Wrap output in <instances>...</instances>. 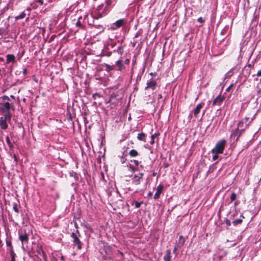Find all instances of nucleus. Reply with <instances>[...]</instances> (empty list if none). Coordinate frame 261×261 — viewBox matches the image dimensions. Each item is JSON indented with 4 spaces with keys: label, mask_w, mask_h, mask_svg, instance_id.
Here are the masks:
<instances>
[{
    "label": "nucleus",
    "mask_w": 261,
    "mask_h": 261,
    "mask_svg": "<svg viewBox=\"0 0 261 261\" xmlns=\"http://www.w3.org/2000/svg\"><path fill=\"white\" fill-rule=\"evenodd\" d=\"M253 120V118H251L250 121L249 122V123L245 124L244 128L242 129L236 128L235 129L232 130L230 136V138L232 140H233L234 142H237L239 140V138L244 133L245 129L248 127L249 124L252 122Z\"/></svg>",
    "instance_id": "obj_1"
},
{
    "label": "nucleus",
    "mask_w": 261,
    "mask_h": 261,
    "mask_svg": "<svg viewBox=\"0 0 261 261\" xmlns=\"http://www.w3.org/2000/svg\"><path fill=\"white\" fill-rule=\"evenodd\" d=\"M226 141L225 140L219 141L216 144L215 147L212 149V153L214 154H221L223 152Z\"/></svg>",
    "instance_id": "obj_2"
},
{
    "label": "nucleus",
    "mask_w": 261,
    "mask_h": 261,
    "mask_svg": "<svg viewBox=\"0 0 261 261\" xmlns=\"http://www.w3.org/2000/svg\"><path fill=\"white\" fill-rule=\"evenodd\" d=\"M71 237L73 239L74 245H77V248L78 250H81L82 248L83 243L76 234L74 232H72L71 234Z\"/></svg>",
    "instance_id": "obj_3"
},
{
    "label": "nucleus",
    "mask_w": 261,
    "mask_h": 261,
    "mask_svg": "<svg viewBox=\"0 0 261 261\" xmlns=\"http://www.w3.org/2000/svg\"><path fill=\"white\" fill-rule=\"evenodd\" d=\"M126 23V21L124 19H119L112 24L111 27V29L112 30H117L122 27Z\"/></svg>",
    "instance_id": "obj_4"
},
{
    "label": "nucleus",
    "mask_w": 261,
    "mask_h": 261,
    "mask_svg": "<svg viewBox=\"0 0 261 261\" xmlns=\"http://www.w3.org/2000/svg\"><path fill=\"white\" fill-rule=\"evenodd\" d=\"M11 109H14L13 103L11 102V103L9 102H5L4 103L2 104V106L1 107V110L2 111L3 113H4L5 112H8L10 111V110Z\"/></svg>",
    "instance_id": "obj_5"
},
{
    "label": "nucleus",
    "mask_w": 261,
    "mask_h": 261,
    "mask_svg": "<svg viewBox=\"0 0 261 261\" xmlns=\"http://www.w3.org/2000/svg\"><path fill=\"white\" fill-rule=\"evenodd\" d=\"M225 99V97L222 96L221 94H219L218 96H217L215 99L213 100L212 102V106H220L223 102Z\"/></svg>",
    "instance_id": "obj_6"
},
{
    "label": "nucleus",
    "mask_w": 261,
    "mask_h": 261,
    "mask_svg": "<svg viewBox=\"0 0 261 261\" xmlns=\"http://www.w3.org/2000/svg\"><path fill=\"white\" fill-rule=\"evenodd\" d=\"M156 82L155 80H151L147 82L145 90H146L148 89H151L152 90H154L156 88Z\"/></svg>",
    "instance_id": "obj_7"
},
{
    "label": "nucleus",
    "mask_w": 261,
    "mask_h": 261,
    "mask_svg": "<svg viewBox=\"0 0 261 261\" xmlns=\"http://www.w3.org/2000/svg\"><path fill=\"white\" fill-rule=\"evenodd\" d=\"M115 65L117 67V70L121 72L125 69V66L121 60H117L115 63Z\"/></svg>",
    "instance_id": "obj_8"
},
{
    "label": "nucleus",
    "mask_w": 261,
    "mask_h": 261,
    "mask_svg": "<svg viewBox=\"0 0 261 261\" xmlns=\"http://www.w3.org/2000/svg\"><path fill=\"white\" fill-rule=\"evenodd\" d=\"M163 190H164L163 185H159L156 188V191L154 195L153 198L154 199H159L160 196V195L162 193Z\"/></svg>",
    "instance_id": "obj_9"
},
{
    "label": "nucleus",
    "mask_w": 261,
    "mask_h": 261,
    "mask_svg": "<svg viewBox=\"0 0 261 261\" xmlns=\"http://www.w3.org/2000/svg\"><path fill=\"white\" fill-rule=\"evenodd\" d=\"M19 239L21 241L22 244L23 243H28L29 242V235L26 232L21 234L19 236Z\"/></svg>",
    "instance_id": "obj_10"
},
{
    "label": "nucleus",
    "mask_w": 261,
    "mask_h": 261,
    "mask_svg": "<svg viewBox=\"0 0 261 261\" xmlns=\"http://www.w3.org/2000/svg\"><path fill=\"white\" fill-rule=\"evenodd\" d=\"M11 62L13 63L16 62L15 57L13 54H8L6 56V64H8Z\"/></svg>",
    "instance_id": "obj_11"
},
{
    "label": "nucleus",
    "mask_w": 261,
    "mask_h": 261,
    "mask_svg": "<svg viewBox=\"0 0 261 261\" xmlns=\"http://www.w3.org/2000/svg\"><path fill=\"white\" fill-rule=\"evenodd\" d=\"M204 103H199L198 104L195 109L194 110V116L195 117H197L198 115L199 114L201 109L202 108Z\"/></svg>",
    "instance_id": "obj_12"
},
{
    "label": "nucleus",
    "mask_w": 261,
    "mask_h": 261,
    "mask_svg": "<svg viewBox=\"0 0 261 261\" xmlns=\"http://www.w3.org/2000/svg\"><path fill=\"white\" fill-rule=\"evenodd\" d=\"M8 125L7 123V121L1 117L0 119V127L2 129H6L8 128Z\"/></svg>",
    "instance_id": "obj_13"
},
{
    "label": "nucleus",
    "mask_w": 261,
    "mask_h": 261,
    "mask_svg": "<svg viewBox=\"0 0 261 261\" xmlns=\"http://www.w3.org/2000/svg\"><path fill=\"white\" fill-rule=\"evenodd\" d=\"M171 250L168 249L166 251V254L164 256V261H171Z\"/></svg>",
    "instance_id": "obj_14"
},
{
    "label": "nucleus",
    "mask_w": 261,
    "mask_h": 261,
    "mask_svg": "<svg viewBox=\"0 0 261 261\" xmlns=\"http://www.w3.org/2000/svg\"><path fill=\"white\" fill-rule=\"evenodd\" d=\"M4 113H5L4 115V117L3 119L6 121H10L12 117V115L10 113V111L5 112Z\"/></svg>",
    "instance_id": "obj_15"
},
{
    "label": "nucleus",
    "mask_w": 261,
    "mask_h": 261,
    "mask_svg": "<svg viewBox=\"0 0 261 261\" xmlns=\"http://www.w3.org/2000/svg\"><path fill=\"white\" fill-rule=\"evenodd\" d=\"M137 139L138 140L140 141H143L144 142H146V135L145 134L143 133H141L140 134H138L137 136Z\"/></svg>",
    "instance_id": "obj_16"
},
{
    "label": "nucleus",
    "mask_w": 261,
    "mask_h": 261,
    "mask_svg": "<svg viewBox=\"0 0 261 261\" xmlns=\"http://www.w3.org/2000/svg\"><path fill=\"white\" fill-rule=\"evenodd\" d=\"M141 180V179H140V178L138 177V175L135 174L134 176L133 182L135 185H139L140 184Z\"/></svg>",
    "instance_id": "obj_17"
},
{
    "label": "nucleus",
    "mask_w": 261,
    "mask_h": 261,
    "mask_svg": "<svg viewBox=\"0 0 261 261\" xmlns=\"http://www.w3.org/2000/svg\"><path fill=\"white\" fill-rule=\"evenodd\" d=\"M105 67H106V70L108 72H110L115 69V66L114 65H110L108 64H105Z\"/></svg>",
    "instance_id": "obj_18"
},
{
    "label": "nucleus",
    "mask_w": 261,
    "mask_h": 261,
    "mask_svg": "<svg viewBox=\"0 0 261 261\" xmlns=\"http://www.w3.org/2000/svg\"><path fill=\"white\" fill-rule=\"evenodd\" d=\"M128 154L132 158L136 157L139 155L138 152L135 149L130 150Z\"/></svg>",
    "instance_id": "obj_19"
},
{
    "label": "nucleus",
    "mask_w": 261,
    "mask_h": 261,
    "mask_svg": "<svg viewBox=\"0 0 261 261\" xmlns=\"http://www.w3.org/2000/svg\"><path fill=\"white\" fill-rule=\"evenodd\" d=\"M10 256H11V261H16L15 260V257L16 256V255L15 253L14 252V251L13 249H11V250L9 251Z\"/></svg>",
    "instance_id": "obj_20"
},
{
    "label": "nucleus",
    "mask_w": 261,
    "mask_h": 261,
    "mask_svg": "<svg viewBox=\"0 0 261 261\" xmlns=\"http://www.w3.org/2000/svg\"><path fill=\"white\" fill-rule=\"evenodd\" d=\"M2 98L4 100H8V101H10V98L13 99V100H15V97L14 95H10V97L7 96V95H4L3 97H2Z\"/></svg>",
    "instance_id": "obj_21"
},
{
    "label": "nucleus",
    "mask_w": 261,
    "mask_h": 261,
    "mask_svg": "<svg viewBox=\"0 0 261 261\" xmlns=\"http://www.w3.org/2000/svg\"><path fill=\"white\" fill-rule=\"evenodd\" d=\"M160 135L159 133H154L153 134H152L151 136V141H150V144L153 145L154 143V138L155 137L159 136Z\"/></svg>",
    "instance_id": "obj_22"
},
{
    "label": "nucleus",
    "mask_w": 261,
    "mask_h": 261,
    "mask_svg": "<svg viewBox=\"0 0 261 261\" xmlns=\"http://www.w3.org/2000/svg\"><path fill=\"white\" fill-rule=\"evenodd\" d=\"M6 140V142H7L8 145H9L10 149L12 150L14 148V146L12 145V143L11 142L9 136H7Z\"/></svg>",
    "instance_id": "obj_23"
},
{
    "label": "nucleus",
    "mask_w": 261,
    "mask_h": 261,
    "mask_svg": "<svg viewBox=\"0 0 261 261\" xmlns=\"http://www.w3.org/2000/svg\"><path fill=\"white\" fill-rule=\"evenodd\" d=\"M6 245L8 247V250L10 251L11 249H13V246L12 245L11 241L10 240L7 239L6 240Z\"/></svg>",
    "instance_id": "obj_24"
},
{
    "label": "nucleus",
    "mask_w": 261,
    "mask_h": 261,
    "mask_svg": "<svg viewBox=\"0 0 261 261\" xmlns=\"http://www.w3.org/2000/svg\"><path fill=\"white\" fill-rule=\"evenodd\" d=\"M26 16V14L24 12H22L20 15L15 17V20L21 19L24 18Z\"/></svg>",
    "instance_id": "obj_25"
},
{
    "label": "nucleus",
    "mask_w": 261,
    "mask_h": 261,
    "mask_svg": "<svg viewBox=\"0 0 261 261\" xmlns=\"http://www.w3.org/2000/svg\"><path fill=\"white\" fill-rule=\"evenodd\" d=\"M37 252L39 255H41V253L42 254V255L45 254V252L43 251L41 246H37Z\"/></svg>",
    "instance_id": "obj_26"
},
{
    "label": "nucleus",
    "mask_w": 261,
    "mask_h": 261,
    "mask_svg": "<svg viewBox=\"0 0 261 261\" xmlns=\"http://www.w3.org/2000/svg\"><path fill=\"white\" fill-rule=\"evenodd\" d=\"M185 243V239L182 236H180L179 238V244L183 246Z\"/></svg>",
    "instance_id": "obj_27"
},
{
    "label": "nucleus",
    "mask_w": 261,
    "mask_h": 261,
    "mask_svg": "<svg viewBox=\"0 0 261 261\" xmlns=\"http://www.w3.org/2000/svg\"><path fill=\"white\" fill-rule=\"evenodd\" d=\"M242 222H243V220L242 219H238L234 220L232 222V224L233 225H237L242 223Z\"/></svg>",
    "instance_id": "obj_28"
},
{
    "label": "nucleus",
    "mask_w": 261,
    "mask_h": 261,
    "mask_svg": "<svg viewBox=\"0 0 261 261\" xmlns=\"http://www.w3.org/2000/svg\"><path fill=\"white\" fill-rule=\"evenodd\" d=\"M117 51L118 52V53L119 54H120V55H122L123 54V51H124L123 46H120L118 47Z\"/></svg>",
    "instance_id": "obj_29"
},
{
    "label": "nucleus",
    "mask_w": 261,
    "mask_h": 261,
    "mask_svg": "<svg viewBox=\"0 0 261 261\" xmlns=\"http://www.w3.org/2000/svg\"><path fill=\"white\" fill-rule=\"evenodd\" d=\"M245 122L243 121H240L238 122V126L237 128H240V129H242V128H243L245 127V125H244V123Z\"/></svg>",
    "instance_id": "obj_30"
},
{
    "label": "nucleus",
    "mask_w": 261,
    "mask_h": 261,
    "mask_svg": "<svg viewBox=\"0 0 261 261\" xmlns=\"http://www.w3.org/2000/svg\"><path fill=\"white\" fill-rule=\"evenodd\" d=\"M13 209L16 213H19V210L18 208V205L16 203H14L13 204Z\"/></svg>",
    "instance_id": "obj_31"
},
{
    "label": "nucleus",
    "mask_w": 261,
    "mask_h": 261,
    "mask_svg": "<svg viewBox=\"0 0 261 261\" xmlns=\"http://www.w3.org/2000/svg\"><path fill=\"white\" fill-rule=\"evenodd\" d=\"M75 25L77 27H79V28H81V29H84V25L81 23V21L80 20H78L76 22Z\"/></svg>",
    "instance_id": "obj_32"
},
{
    "label": "nucleus",
    "mask_w": 261,
    "mask_h": 261,
    "mask_svg": "<svg viewBox=\"0 0 261 261\" xmlns=\"http://www.w3.org/2000/svg\"><path fill=\"white\" fill-rule=\"evenodd\" d=\"M237 195L235 193H232L230 196L231 202L234 201L236 198Z\"/></svg>",
    "instance_id": "obj_33"
},
{
    "label": "nucleus",
    "mask_w": 261,
    "mask_h": 261,
    "mask_svg": "<svg viewBox=\"0 0 261 261\" xmlns=\"http://www.w3.org/2000/svg\"><path fill=\"white\" fill-rule=\"evenodd\" d=\"M100 97V95L98 93H95L92 95V97L94 99H96L97 97L99 98Z\"/></svg>",
    "instance_id": "obj_34"
},
{
    "label": "nucleus",
    "mask_w": 261,
    "mask_h": 261,
    "mask_svg": "<svg viewBox=\"0 0 261 261\" xmlns=\"http://www.w3.org/2000/svg\"><path fill=\"white\" fill-rule=\"evenodd\" d=\"M126 159L123 156V154L120 157V162L121 163L123 164L125 162Z\"/></svg>",
    "instance_id": "obj_35"
},
{
    "label": "nucleus",
    "mask_w": 261,
    "mask_h": 261,
    "mask_svg": "<svg viewBox=\"0 0 261 261\" xmlns=\"http://www.w3.org/2000/svg\"><path fill=\"white\" fill-rule=\"evenodd\" d=\"M233 86V84H231L229 87H227V88L226 89V91L228 92L230 91V89L232 88Z\"/></svg>",
    "instance_id": "obj_36"
},
{
    "label": "nucleus",
    "mask_w": 261,
    "mask_h": 261,
    "mask_svg": "<svg viewBox=\"0 0 261 261\" xmlns=\"http://www.w3.org/2000/svg\"><path fill=\"white\" fill-rule=\"evenodd\" d=\"M225 221L227 226H229L231 225V222L229 220L226 219Z\"/></svg>",
    "instance_id": "obj_37"
},
{
    "label": "nucleus",
    "mask_w": 261,
    "mask_h": 261,
    "mask_svg": "<svg viewBox=\"0 0 261 261\" xmlns=\"http://www.w3.org/2000/svg\"><path fill=\"white\" fill-rule=\"evenodd\" d=\"M141 203H142L141 202H139L136 201V202H135V207H136V208H139V207H140V206H141Z\"/></svg>",
    "instance_id": "obj_38"
},
{
    "label": "nucleus",
    "mask_w": 261,
    "mask_h": 261,
    "mask_svg": "<svg viewBox=\"0 0 261 261\" xmlns=\"http://www.w3.org/2000/svg\"><path fill=\"white\" fill-rule=\"evenodd\" d=\"M218 154H215L213 156V161H215L216 160L218 159L219 156H218Z\"/></svg>",
    "instance_id": "obj_39"
},
{
    "label": "nucleus",
    "mask_w": 261,
    "mask_h": 261,
    "mask_svg": "<svg viewBox=\"0 0 261 261\" xmlns=\"http://www.w3.org/2000/svg\"><path fill=\"white\" fill-rule=\"evenodd\" d=\"M131 162H134L136 166H138L139 165V162L138 160H134L131 161Z\"/></svg>",
    "instance_id": "obj_40"
},
{
    "label": "nucleus",
    "mask_w": 261,
    "mask_h": 261,
    "mask_svg": "<svg viewBox=\"0 0 261 261\" xmlns=\"http://www.w3.org/2000/svg\"><path fill=\"white\" fill-rule=\"evenodd\" d=\"M141 33H140V31H138L136 33V34H135V38H138L140 36H141Z\"/></svg>",
    "instance_id": "obj_41"
},
{
    "label": "nucleus",
    "mask_w": 261,
    "mask_h": 261,
    "mask_svg": "<svg viewBox=\"0 0 261 261\" xmlns=\"http://www.w3.org/2000/svg\"><path fill=\"white\" fill-rule=\"evenodd\" d=\"M197 20L198 22H199L200 23H203V22H204V21L201 17H199L198 18Z\"/></svg>",
    "instance_id": "obj_42"
},
{
    "label": "nucleus",
    "mask_w": 261,
    "mask_h": 261,
    "mask_svg": "<svg viewBox=\"0 0 261 261\" xmlns=\"http://www.w3.org/2000/svg\"><path fill=\"white\" fill-rule=\"evenodd\" d=\"M129 62H130V61L129 59H126V60H125L123 62V63L124 64H125L126 65H128L129 64Z\"/></svg>",
    "instance_id": "obj_43"
},
{
    "label": "nucleus",
    "mask_w": 261,
    "mask_h": 261,
    "mask_svg": "<svg viewBox=\"0 0 261 261\" xmlns=\"http://www.w3.org/2000/svg\"><path fill=\"white\" fill-rule=\"evenodd\" d=\"M28 73V69L25 68L23 69V71H22V73L23 75H26Z\"/></svg>",
    "instance_id": "obj_44"
},
{
    "label": "nucleus",
    "mask_w": 261,
    "mask_h": 261,
    "mask_svg": "<svg viewBox=\"0 0 261 261\" xmlns=\"http://www.w3.org/2000/svg\"><path fill=\"white\" fill-rule=\"evenodd\" d=\"M256 75L258 77L261 76V69L257 72Z\"/></svg>",
    "instance_id": "obj_45"
},
{
    "label": "nucleus",
    "mask_w": 261,
    "mask_h": 261,
    "mask_svg": "<svg viewBox=\"0 0 261 261\" xmlns=\"http://www.w3.org/2000/svg\"><path fill=\"white\" fill-rule=\"evenodd\" d=\"M143 175H144V173H139V176H138V177H139L140 179H142Z\"/></svg>",
    "instance_id": "obj_46"
},
{
    "label": "nucleus",
    "mask_w": 261,
    "mask_h": 261,
    "mask_svg": "<svg viewBox=\"0 0 261 261\" xmlns=\"http://www.w3.org/2000/svg\"><path fill=\"white\" fill-rule=\"evenodd\" d=\"M244 119H245V121L244 122L246 123V124H248L249 122L248 123H247V122H248V120L249 119V118L247 117H246Z\"/></svg>",
    "instance_id": "obj_47"
},
{
    "label": "nucleus",
    "mask_w": 261,
    "mask_h": 261,
    "mask_svg": "<svg viewBox=\"0 0 261 261\" xmlns=\"http://www.w3.org/2000/svg\"><path fill=\"white\" fill-rule=\"evenodd\" d=\"M137 43V41H134L133 43H132V46L133 47H135V45H136Z\"/></svg>",
    "instance_id": "obj_48"
},
{
    "label": "nucleus",
    "mask_w": 261,
    "mask_h": 261,
    "mask_svg": "<svg viewBox=\"0 0 261 261\" xmlns=\"http://www.w3.org/2000/svg\"><path fill=\"white\" fill-rule=\"evenodd\" d=\"M2 143L3 144H4V142L3 141V138L2 137L0 136V143Z\"/></svg>",
    "instance_id": "obj_49"
},
{
    "label": "nucleus",
    "mask_w": 261,
    "mask_h": 261,
    "mask_svg": "<svg viewBox=\"0 0 261 261\" xmlns=\"http://www.w3.org/2000/svg\"><path fill=\"white\" fill-rule=\"evenodd\" d=\"M156 73L155 72H151L150 73V75H151L152 76H156Z\"/></svg>",
    "instance_id": "obj_50"
},
{
    "label": "nucleus",
    "mask_w": 261,
    "mask_h": 261,
    "mask_svg": "<svg viewBox=\"0 0 261 261\" xmlns=\"http://www.w3.org/2000/svg\"><path fill=\"white\" fill-rule=\"evenodd\" d=\"M37 2L40 3L41 5H42L43 4V0H38Z\"/></svg>",
    "instance_id": "obj_51"
},
{
    "label": "nucleus",
    "mask_w": 261,
    "mask_h": 261,
    "mask_svg": "<svg viewBox=\"0 0 261 261\" xmlns=\"http://www.w3.org/2000/svg\"><path fill=\"white\" fill-rule=\"evenodd\" d=\"M13 158H14V159L15 161L17 162V161H18V159H17V158L16 155L15 154H14Z\"/></svg>",
    "instance_id": "obj_52"
},
{
    "label": "nucleus",
    "mask_w": 261,
    "mask_h": 261,
    "mask_svg": "<svg viewBox=\"0 0 261 261\" xmlns=\"http://www.w3.org/2000/svg\"><path fill=\"white\" fill-rule=\"evenodd\" d=\"M177 247H175L174 249H173V252L175 253V254H176V251H177Z\"/></svg>",
    "instance_id": "obj_53"
},
{
    "label": "nucleus",
    "mask_w": 261,
    "mask_h": 261,
    "mask_svg": "<svg viewBox=\"0 0 261 261\" xmlns=\"http://www.w3.org/2000/svg\"><path fill=\"white\" fill-rule=\"evenodd\" d=\"M260 149L259 152H258L259 156H261V142H260Z\"/></svg>",
    "instance_id": "obj_54"
},
{
    "label": "nucleus",
    "mask_w": 261,
    "mask_h": 261,
    "mask_svg": "<svg viewBox=\"0 0 261 261\" xmlns=\"http://www.w3.org/2000/svg\"><path fill=\"white\" fill-rule=\"evenodd\" d=\"M111 54H112L111 52H108V53H107L106 56L108 57H110L111 55Z\"/></svg>",
    "instance_id": "obj_55"
},
{
    "label": "nucleus",
    "mask_w": 261,
    "mask_h": 261,
    "mask_svg": "<svg viewBox=\"0 0 261 261\" xmlns=\"http://www.w3.org/2000/svg\"><path fill=\"white\" fill-rule=\"evenodd\" d=\"M158 98H159V99H161V98H162V95H161V94H159V95H158Z\"/></svg>",
    "instance_id": "obj_56"
},
{
    "label": "nucleus",
    "mask_w": 261,
    "mask_h": 261,
    "mask_svg": "<svg viewBox=\"0 0 261 261\" xmlns=\"http://www.w3.org/2000/svg\"><path fill=\"white\" fill-rule=\"evenodd\" d=\"M152 195V193L151 192H149L148 193V196L151 197Z\"/></svg>",
    "instance_id": "obj_57"
},
{
    "label": "nucleus",
    "mask_w": 261,
    "mask_h": 261,
    "mask_svg": "<svg viewBox=\"0 0 261 261\" xmlns=\"http://www.w3.org/2000/svg\"><path fill=\"white\" fill-rule=\"evenodd\" d=\"M247 66H248L249 67H251V64H248L247 65Z\"/></svg>",
    "instance_id": "obj_58"
},
{
    "label": "nucleus",
    "mask_w": 261,
    "mask_h": 261,
    "mask_svg": "<svg viewBox=\"0 0 261 261\" xmlns=\"http://www.w3.org/2000/svg\"><path fill=\"white\" fill-rule=\"evenodd\" d=\"M240 217H241V218H243V219H244V218H245L244 216L243 215H241L240 216Z\"/></svg>",
    "instance_id": "obj_59"
},
{
    "label": "nucleus",
    "mask_w": 261,
    "mask_h": 261,
    "mask_svg": "<svg viewBox=\"0 0 261 261\" xmlns=\"http://www.w3.org/2000/svg\"><path fill=\"white\" fill-rule=\"evenodd\" d=\"M238 204V202L236 201L234 203V205H237Z\"/></svg>",
    "instance_id": "obj_60"
},
{
    "label": "nucleus",
    "mask_w": 261,
    "mask_h": 261,
    "mask_svg": "<svg viewBox=\"0 0 261 261\" xmlns=\"http://www.w3.org/2000/svg\"><path fill=\"white\" fill-rule=\"evenodd\" d=\"M123 40H121V43H122L123 42Z\"/></svg>",
    "instance_id": "obj_61"
},
{
    "label": "nucleus",
    "mask_w": 261,
    "mask_h": 261,
    "mask_svg": "<svg viewBox=\"0 0 261 261\" xmlns=\"http://www.w3.org/2000/svg\"><path fill=\"white\" fill-rule=\"evenodd\" d=\"M22 56H23V55H21V56H20V57L19 58V60L20 59V58H22Z\"/></svg>",
    "instance_id": "obj_62"
},
{
    "label": "nucleus",
    "mask_w": 261,
    "mask_h": 261,
    "mask_svg": "<svg viewBox=\"0 0 261 261\" xmlns=\"http://www.w3.org/2000/svg\"><path fill=\"white\" fill-rule=\"evenodd\" d=\"M168 166L167 165H166L165 167H168Z\"/></svg>",
    "instance_id": "obj_63"
},
{
    "label": "nucleus",
    "mask_w": 261,
    "mask_h": 261,
    "mask_svg": "<svg viewBox=\"0 0 261 261\" xmlns=\"http://www.w3.org/2000/svg\"><path fill=\"white\" fill-rule=\"evenodd\" d=\"M116 44H113V45H112V46H115Z\"/></svg>",
    "instance_id": "obj_64"
}]
</instances>
